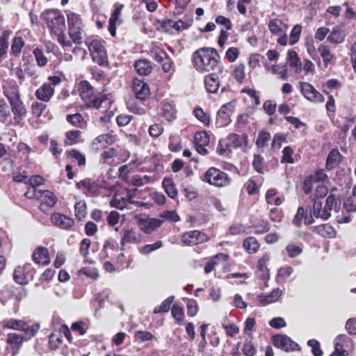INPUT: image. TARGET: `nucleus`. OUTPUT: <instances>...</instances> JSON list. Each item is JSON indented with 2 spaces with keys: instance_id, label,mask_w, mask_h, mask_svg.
Segmentation results:
<instances>
[{
  "instance_id": "f257e3e1",
  "label": "nucleus",
  "mask_w": 356,
  "mask_h": 356,
  "mask_svg": "<svg viewBox=\"0 0 356 356\" xmlns=\"http://www.w3.org/2000/svg\"><path fill=\"white\" fill-rule=\"evenodd\" d=\"M216 57V50L213 48L203 47L197 49L192 56V61L195 70L200 72H222V67Z\"/></svg>"
},
{
  "instance_id": "f03ea898",
  "label": "nucleus",
  "mask_w": 356,
  "mask_h": 356,
  "mask_svg": "<svg viewBox=\"0 0 356 356\" xmlns=\"http://www.w3.org/2000/svg\"><path fill=\"white\" fill-rule=\"evenodd\" d=\"M3 92L10 103L15 119L23 118L26 115L27 111L21 99L19 87L15 81H6L3 85Z\"/></svg>"
},
{
  "instance_id": "7ed1b4c3",
  "label": "nucleus",
  "mask_w": 356,
  "mask_h": 356,
  "mask_svg": "<svg viewBox=\"0 0 356 356\" xmlns=\"http://www.w3.org/2000/svg\"><path fill=\"white\" fill-rule=\"evenodd\" d=\"M47 21L48 27L56 35L59 44L63 47H71L72 42L64 34L65 22L63 15L58 10H51L48 13Z\"/></svg>"
},
{
  "instance_id": "20e7f679",
  "label": "nucleus",
  "mask_w": 356,
  "mask_h": 356,
  "mask_svg": "<svg viewBox=\"0 0 356 356\" xmlns=\"http://www.w3.org/2000/svg\"><path fill=\"white\" fill-rule=\"evenodd\" d=\"M79 95L83 100L86 102L88 107L100 108L107 107L111 104V100L108 99L107 95H100L90 99L94 95V88L88 81H81L79 85Z\"/></svg>"
},
{
  "instance_id": "39448f33",
  "label": "nucleus",
  "mask_w": 356,
  "mask_h": 356,
  "mask_svg": "<svg viewBox=\"0 0 356 356\" xmlns=\"http://www.w3.org/2000/svg\"><path fill=\"white\" fill-rule=\"evenodd\" d=\"M68 35L72 43L81 44L84 33L83 21L81 16L74 13L67 15Z\"/></svg>"
},
{
  "instance_id": "423d86ee",
  "label": "nucleus",
  "mask_w": 356,
  "mask_h": 356,
  "mask_svg": "<svg viewBox=\"0 0 356 356\" xmlns=\"http://www.w3.org/2000/svg\"><path fill=\"white\" fill-rule=\"evenodd\" d=\"M204 181L211 185L225 187L229 185L231 179L225 172L212 167L205 172Z\"/></svg>"
},
{
  "instance_id": "0eeeda50",
  "label": "nucleus",
  "mask_w": 356,
  "mask_h": 356,
  "mask_svg": "<svg viewBox=\"0 0 356 356\" xmlns=\"http://www.w3.org/2000/svg\"><path fill=\"white\" fill-rule=\"evenodd\" d=\"M88 49L94 62L102 66L108 64L107 54L100 41L92 40L88 44Z\"/></svg>"
},
{
  "instance_id": "6e6552de",
  "label": "nucleus",
  "mask_w": 356,
  "mask_h": 356,
  "mask_svg": "<svg viewBox=\"0 0 356 356\" xmlns=\"http://www.w3.org/2000/svg\"><path fill=\"white\" fill-rule=\"evenodd\" d=\"M300 88L301 94L308 101L318 104L325 101V98L311 83L308 82H300Z\"/></svg>"
},
{
  "instance_id": "1a4fd4ad",
  "label": "nucleus",
  "mask_w": 356,
  "mask_h": 356,
  "mask_svg": "<svg viewBox=\"0 0 356 356\" xmlns=\"http://www.w3.org/2000/svg\"><path fill=\"white\" fill-rule=\"evenodd\" d=\"M273 341L275 347L286 352L293 351L296 349H299L298 344L285 334H277L273 337Z\"/></svg>"
},
{
  "instance_id": "9d476101",
  "label": "nucleus",
  "mask_w": 356,
  "mask_h": 356,
  "mask_svg": "<svg viewBox=\"0 0 356 356\" xmlns=\"http://www.w3.org/2000/svg\"><path fill=\"white\" fill-rule=\"evenodd\" d=\"M207 240V236L199 230L189 231L184 233L181 236L182 242L190 246L204 243Z\"/></svg>"
},
{
  "instance_id": "9b49d317",
  "label": "nucleus",
  "mask_w": 356,
  "mask_h": 356,
  "mask_svg": "<svg viewBox=\"0 0 356 356\" xmlns=\"http://www.w3.org/2000/svg\"><path fill=\"white\" fill-rule=\"evenodd\" d=\"M132 90L136 97L140 101H145L150 95V90L148 84L138 79L133 80Z\"/></svg>"
},
{
  "instance_id": "f8f14e48",
  "label": "nucleus",
  "mask_w": 356,
  "mask_h": 356,
  "mask_svg": "<svg viewBox=\"0 0 356 356\" xmlns=\"http://www.w3.org/2000/svg\"><path fill=\"white\" fill-rule=\"evenodd\" d=\"M34 197L41 202L40 209H44V207H52L55 205L57 198L56 195L49 191H36L34 190Z\"/></svg>"
},
{
  "instance_id": "ddd939ff",
  "label": "nucleus",
  "mask_w": 356,
  "mask_h": 356,
  "mask_svg": "<svg viewBox=\"0 0 356 356\" xmlns=\"http://www.w3.org/2000/svg\"><path fill=\"white\" fill-rule=\"evenodd\" d=\"M283 295V291L280 288L274 289L270 293H261L257 296V300L261 306L268 305L279 301Z\"/></svg>"
},
{
  "instance_id": "4468645a",
  "label": "nucleus",
  "mask_w": 356,
  "mask_h": 356,
  "mask_svg": "<svg viewBox=\"0 0 356 356\" xmlns=\"http://www.w3.org/2000/svg\"><path fill=\"white\" fill-rule=\"evenodd\" d=\"M97 186L98 184L89 178H86L76 183V187L82 191L87 196H92L96 194L98 190Z\"/></svg>"
},
{
  "instance_id": "2eb2a0df",
  "label": "nucleus",
  "mask_w": 356,
  "mask_h": 356,
  "mask_svg": "<svg viewBox=\"0 0 356 356\" xmlns=\"http://www.w3.org/2000/svg\"><path fill=\"white\" fill-rule=\"evenodd\" d=\"M35 95L39 100L48 102L54 95V88L51 84L44 83L36 90Z\"/></svg>"
},
{
  "instance_id": "dca6fc26",
  "label": "nucleus",
  "mask_w": 356,
  "mask_h": 356,
  "mask_svg": "<svg viewBox=\"0 0 356 356\" xmlns=\"http://www.w3.org/2000/svg\"><path fill=\"white\" fill-rule=\"evenodd\" d=\"M162 221L156 218H142L138 222L140 229L146 234H151L161 225Z\"/></svg>"
},
{
  "instance_id": "f3484780",
  "label": "nucleus",
  "mask_w": 356,
  "mask_h": 356,
  "mask_svg": "<svg viewBox=\"0 0 356 356\" xmlns=\"http://www.w3.org/2000/svg\"><path fill=\"white\" fill-rule=\"evenodd\" d=\"M159 113L167 121H173L176 118V108L175 104L165 100L162 102Z\"/></svg>"
},
{
  "instance_id": "a211bd4d",
  "label": "nucleus",
  "mask_w": 356,
  "mask_h": 356,
  "mask_svg": "<svg viewBox=\"0 0 356 356\" xmlns=\"http://www.w3.org/2000/svg\"><path fill=\"white\" fill-rule=\"evenodd\" d=\"M140 241V234L134 229L123 230V235L120 241L121 250L124 249L126 243H137Z\"/></svg>"
},
{
  "instance_id": "6ab92c4d",
  "label": "nucleus",
  "mask_w": 356,
  "mask_h": 356,
  "mask_svg": "<svg viewBox=\"0 0 356 356\" xmlns=\"http://www.w3.org/2000/svg\"><path fill=\"white\" fill-rule=\"evenodd\" d=\"M51 220L54 225L64 229L71 228L74 224L72 218L60 213H54L51 217Z\"/></svg>"
},
{
  "instance_id": "aec40b11",
  "label": "nucleus",
  "mask_w": 356,
  "mask_h": 356,
  "mask_svg": "<svg viewBox=\"0 0 356 356\" xmlns=\"http://www.w3.org/2000/svg\"><path fill=\"white\" fill-rule=\"evenodd\" d=\"M218 73L220 72L213 71V72L210 73L204 78L205 88L210 93L216 92L219 88L220 82L217 75Z\"/></svg>"
},
{
  "instance_id": "412c9836",
  "label": "nucleus",
  "mask_w": 356,
  "mask_h": 356,
  "mask_svg": "<svg viewBox=\"0 0 356 356\" xmlns=\"http://www.w3.org/2000/svg\"><path fill=\"white\" fill-rule=\"evenodd\" d=\"M311 214L315 218L323 220H327L331 216L326 210L325 206L323 205L322 201L319 199L314 200Z\"/></svg>"
},
{
  "instance_id": "4be33fe9",
  "label": "nucleus",
  "mask_w": 356,
  "mask_h": 356,
  "mask_svg": "<svg viewBox=\"0 0 356 356\" xmlns=\"http://www.w3.org/2000/svg\"><path fill=\"white\" fill-rule=\"evenodd\" d=\"M234 106L232 103L222 105L217 113V120L222 119L221 126L227 125L229 122V116L233 112Z\"/></svg>"
},
{
  "instance_id": "5701e85b",
  "label": "nucleus",
  "mask_w": 356,
  "mask_h": 356,
  "mask_svg": "<svg viewBox=\"0 0 356 356\" xmlns=\"http://www.w3.org/2000/svg\"><path fill=\"white\" fill-rule=\"evenodd\" d=\"M34 261L38 264L47 265L50 263V258L47 249L43 247L37 248L33 254Z\"/></svg>"
},
{
  "instance_id": "b1692460",
  "label": "nucleus",
  "mask_w": 356,
  "mask_h": 356,
  "mask_svg": "<svg viewBox=\"0 0 356 356\" xmlns=\"http://www.w3.org/2000/svg\"><path fill=\"white\" fill-rule=\"evenodd\" d=\"M123 7L122 4L115 5L109 19L108 31L112 36H115L116 34V23L121 15Z\"/></svg>"
},
{
  "instance_id": "393cba45",
  "label": "nucleus",
  "mask_w": 356,
  "mask_h": 356,
  "mask_svg": "<svg viewBox=\"0 0 356 356\" xmlns=\"http://www.w3.org/2000/svg\"><path fill=\"white\" fill-rule=\"evenodd\" d=\"M313 177L314 182L316 184V193H319L321 196L325 195L327 193V188L325 186L320 184L319 182L325 181L327 178V175L323 170L321 169L316 171Z\"/></svg>"
},
{
  "instance_id": "a878e982",
  "label": "nucleus",
  "mask_w": 356,
  "mask_h": 356,
  "mask_svg": "<svg viewBox=\"0 0 356 356\" xmlns=\"http://www.w3.org/2000/svg\"><path fill=\"white\" fill-rule=\"evenodd\" d=\"M113 143V136L108 134H102L97 136L92 143L93 147L97 149H102Z\"/></svg>"
},
{
  "instance_id": "bb28decb",
  "label": "nucleus",
  "mask_w": 356,
  "mask_h": 356,
  "mask_svg": "<svg viewBox=\"0 0 356 356\" xmlns=\"http://www.w3.org/2000/svg\"><path fill=\"white\" fill-rule=\"evenodd\" d=\"M312 230L325 238H332L336 234L335 229L329 224H323L318 226L313 227Z\"/></svg>"
},
{
  "instance_id": "cd10ccee",
  "label": "nucleus",
  "mask_w": 356,
  "mask_h": 356,
  "mask_svg": "<svg viewBox=\"0 0 356 356\" xmlns=\"http://www.w3.org/2000/svg\"><path fill=\"white\" fill-rule=\"evenodd\" d=\"M118 244L113 240H107L104 244L103 249L102 250L99 257L102 259H106L110 257H113V252L117 250Z\"/></svg>"
},
{
  "instance_id": "c85d7f7f",
  "label": "nucleus",
  "mask_w": 356,
  "mask_h": 356,
  "mask_svg": "<svg viewBox=\"0 0 356 356\" xmlns=\"http://www.w3.org/2000/svg\"><path fill=\"white\" fill-rule=\"evenodd\" d=\"M287 60L289 66L294 72L299 73L302 70V63L298 56V54L293 50H289L287 53Z\"/></svg>"
},
{
  "instance_id": "c756f323",
  "label": "nucleus",
  "mask_w": 356,
  "mask_h": 356,
  "mask_svg": "<svg viewBox=\"0 0 356 356\" xmlns=\"http://www.w3.org/2000/svg\"><path fill=\"white\" fill-rule=\"evenodd\" d=\"M135 69L139 74L147 76L151 73L152 66L151 62L147 60H138L135 63Z\"/></svg>"
},
{
  "instance_id": "7c9ffc66",
  "label": "nucleus",
  "mask_w": 356,
  "mask_h": 356,
  "mask_svg": "<svg viewBox=\"0 0 356 356\" xmlns=\"http://www.w3.org/2000/svg\"><path fill=\"white\" fill-rule=\"evenodd\" d=\"M3 327L6 329L24 331L26 328V323L22 320L10 318L3 321Z\"/></svg>"
},
{
  "instance_id": "2f4dec72",
  "label": "nucleus",
  "mask_w": 356,
  "mask_h": 356,
  "mask_svg": "<svg viewBox=\"0 0 356 356\" xmlns=\"http://www.w3.org/2000/svg\"><path fill=\"white\" fill-rule=\"evenodd\" d=\"M229 142L232 143L234 147H243L248 144V136L246 134L238 135L236 134H230L228 135Z\"/></svg>"
},
{
  "instance_id": "473e14b6",
  "label": "nucleus",
  "mask_w": 356,
  "mask_h": 356,
  "mask_svg": "<svg viewBox=\"0 0 356 356\" xmlns=\"http://www.w3.org/2000/svg\"><path fill=\"white\" fill-rule=\"evenodd\" d=\"M30 265H26L24 267L17 266L14 271L13 277L15 281L19 284H26L29 282L27 275L25 273V270L29 267Z\"/></svg>"
},
{
  "instance_id": "72a5a7b5",
  "label": "nucleus",
  "mask_w": 356,
  "mask_h": 356,
  "mask_svg": "<svg viewBox=\"0 0 356 356\" xmlns=\"http://www.w3.org/2000/svg\"><path fill=\"white\" fill-rule=\"evenodd\" d=\"M346 339L345 335H339L334 340V350L330 356H348V353L343 348L341 342Z\"/></svg>"
},
{
  "instance_id": "f704fd0d",
  "label": "nucleus",
  "mask_w": 356,
  "mask_h": 356,
  "mask_svg": "<svg viewBox=\"0 0 356 356\" xmlns=\"http://www.w3.org/2000/svg\"><path fill=\"white\" fill-rule=\"evenodd\" d=\"M341 161V154L338 149H333L327 156L326 161V168L332 170L336 167Z\"/></svg>"
},
{
  "instance_id": "c9c22d12",
  "label": "nucleus",
  "mask_w": 356,
  "mask_h": 356,
  "mask_svg": "<svg viewBox=\"0 0 356 356\" xmlns=\"http://www.w3.org/2000/svg\"><path fill=\"white\" fill-rule=\"evenodd\" d=\"M232 149H236V147H234L232 143L229 142L227 137L219 140L217 147V152L219 154L228 156L232 152Z\"/></svg>"
},
{
  "instance_id": "e433bc0d",
  "label": "nucleus",
  "mask_w": 356,
  "mask_h": 356,
  "mask_svg": "<svg viewBox=\"0 0 356 356\" xmlns=\"http://www.w3.org/2000/svg\"><path fill=\"white\" fill-rule=\"evenodd\" d=\"M162 185L165 193L170 198L174 199L177 196V190L172 179L165 177L163 179Z\"/></svg>"
},
{
  "instance_id": "4c0bfd02",
  "label": "nucleus",
  "mask_w": 356,
  "mask_h": 356,
  "mask_svg": "<svg viewBox=\"0 0 356 356\" xmlns=\"http://www.w3.org/2000/svg\"><path fill=\"white\" fill-rule=\"evenodd\" d=\"M23 341V336L16 333H9L7 336V342L12 346L14 354L20 348Z\"/></svg>"
},
{
  "instance_id": "58836bf2",
  "label": "nucleus",
  "mask_w": 356,
  "mask_h": 356,
  "mask_svg": "<svg viewBox=\"0 0 356 356\" xmlns=\"http://www.w3.org/2000/svg\"><path fill=\"white\" fill-rule=\"evenodd\" d=\"M343 208L348 213L356 212V186L353 188L352 195L344 200Z\"/></svg>"
},
{
  "instance_id": "ea45409f",
  "label": "nucleus",
  "mask_w": 356,
  "mask_h": 356,
  "mask_svg": "<svg viewBox=\"0 0 356 356\" xmlns=\"http://www.w3.org/2000/svg\"><path fill=\"white\" fill-rule=\"evenodd\" d=\"M242 352L245 356H253L257 353V348L252 342V336H248L244 341Z\"/></svg>"
},
{
  "instance_id": "a19ab883",
  "label": "nucleus",
  "mask_w": 356,
  "mask_h": 356,
  "mask_svg": "<svg viewBox=\"0 0 356 356\" xmlns=\"http://www.w3.org/2000/svg\"><path fill=\"white\" fill-rule=\"evenodd\" d=\"M326 210L328 211L329 213L331 214V211H334L336 213H338L340 207H341V202H338L333 195H330L325 200V203L324 204Z\"/></svg>"
},
{
  "instance_id": "79ce46f5",
  "label": "nucleus",
  "mask_w": 356,
  "mask_h": 356,
  "mask_svg": "<svg viewBox=\"0 0 356 356\" xmlns=\"http://www.w3.org/2000/svg\"><path fill=\"white\" fill-rule=\"evenodd\" d=\"M244 249L250 254L255 253L259 248V244L254 237H248L243 242Z\"/></svg>"
},
{
  "instance_id": "37998d69",
  "label": "nucleus",
  "mask_w": 356,
  "mask_h": 356,
  "mask_svg": "<svg viewBox=\"0 0 356 356\" xmlns=\"http://www.w3.org/2000/svg\"><path fill=\"white\" fill-rule=\"evenodd\" d=\"M171 314L178 325H183L184 323V312L182 307L177 305H174L171 309Z\"/></svg>"
},
{
  "instance_id": "c03bdc74",
  "label": "nucleus",
  "mask_w": 356,
  "mask_h": 356,
  "mask_svg": "<svg viewBox=\"0 0 356 356\" xmlns=\"http://www.w3.org/2000/svg\"><path fill=\"white\" fill-rule=\"evenodd\" d=\"M131 199V197H129L127 198H118L117 196H115L111 200L110 204L112 207H115L118 209L122 210L123 209L127 207L128 204L132 203Z\"/></svg>"
},
{
  "instance_id": "a18cd8bd",
  "label": "nucleus",
  "mask_w": 356,
  "mask_h": 356,
  "mask_svg": "<svg viewBox=\"0 0 356 356\" xmlns=\"http://www.w3.org/2000/svg\"><path fill=\"white\" fill-rule=\"evenodd\" d=\"M65 144L68 145H73L80 141L81 131L79 130L69 131L65 134Z\"/></svg>"
},
{
  "instance_id": "49530a36",
  "label": "nucleus",
  "mask_w": 356,
  "mask_h": 356,
  "mask_svg": "<svg viewBox=\"0 0 356 356\" xmlns=\"http://www.w3.org/2000/svg\"><path fill=\"white\" fill-rule=\"evenodd\" d=\"M175 299L174 296H169L168 298L164 300L161 304L156 307L154 309V314L166 313L170 309V305Z\"/></svg>"
},
{
  "instance_id": "de8ad7c7",
  "label": "nucleus",
  "mask_w": 356,
  "mask_h": 356,
  "mask_svg": "<svg viewBox=\"0 0 356 356\" xmlns=\"http://www.w3.org/2000/svg\"><path fill=\"white\" fill-rule=\"evenodd\" d=\"M327 40L333 44H340L344 41V35L341 34L339 28L334 27L327 36Z\"/></svg>"
},
{
  "instance_id": "09e8293b",
  "label": "nucleus",
  "mask_w": 356,
  "mask_h": 356,
  "mask_svg": "<svg viewBox=\"0 0 356 356\" xmlns=\"http://www.w3.org/2000/svg\"><path fill=\"white\" fill-rule=\"evenodd\" d=\"M318 51L323 58L325 67H327L333 58V55L331 54L329 47L325 44H321L318 48Z\"/></svg>"
},
{
  "instance_id": "8fccbe9b",
  "label": "nucleus",
  "mask_w": 356,
  "mask_h": 356,
  "mask_svg": "<svg viewBox=\"0 0 356 356\" xmlns=\"http://www.w3.org/2000/svg\"><path fill=\"white\" fill-rule=\"evenodd\" d=\"M74 213L79 220L84 219L86 216V203L83 200L77 202L74 206Z\"/></svg>"
},
{
  "instance_id": "3c124183",
  "label": "nucleus",
  "mask_w": 356,
  "mask_h": 356,
  "mask_svg": "<svg viewBox=\"0 0 356 356\" xmlns=\"http://www.w3.org/2000/svg\"><path fill=\"white\" fill-rule=\"evenodd\" d=\"M67 120L74 126L83 128L86 127V122L83 120V116L80 113H75L72 115H68L67 116Z\"/></svg>"
},
{
  "instance_id": "603ef678",
  "label": "nucleus",
  "mask_w": 356,
  "mask_h": 356,
  "mask_svg": "<svg viewBox=\"0 0 356 356\" xmlns=\"http://www.w3.org/2000/svg\"><path fill=\"white\" fill-rule=\"evenodd\" d=\"M195 145L200 146H207L209 144V136L206 131H199L195 134Z\"/></svg>"
},
{
  "instance_id": "864d4df0",
  "label": "nucleus",
  "mask_w": 356,
  "mask_h": 356,
  "mask_svg": "<svg viewBox=\"0 0 356 356\" xmlns=\"http://www.w3.org/2000/svg\"><path fill=\"white\" fill-rule=\"evenodd\" d=\"M24 46V41L22 37L14 38L11 45V53L15 56H19Z\"/></svg>"
},
{
  "instance_id": "5fc2aeb1",
  "label": "nucleus",
  "mask_w": 356,
  "mask_h": 356,
  "mask_svg": "<svg viewBox=\"0 0 356 356\" xmlns=\"http://www.w3.org/2000/svg\"><path fill=\"white\" fill-rule=\"evenodd\" d=\"M252 227L254 234H261L269 231L270 225L267 221L259 220L252 225Z\"/></svg>"
},
{
  "instance_id": "6e6d98bb",
  "label": "nucleus",
  "mask_w": 356,
  "mask_h": 356,
  "mask_svg": "<svg viewBox=\"0 0 356 356\" xmlns=\"http://www.w3.org/2000/svg\"><path fill=\"white\" fill-rule=\"evenodd\" d=\"M63 342V336L60 332H53L49 335V343L51 349L55 350Z\"/></svg>"
},
{
  "instance_id": "4d7b16f0",
  "label": "nucleus",
  "mask_w": 356,
  "mask_h": 356,
  "mask_svg": "<svg viewBox=\"0 0 356 356\" xmlns=\"http://www.w3.org/2000/svg\"><path fill=\"white\" fill-rule=\"evenodd\" d=\"M9 34L3 32L0 37V58H4L8 49Z\"/></svg>"
},
{
  "instance_id": "13d9d810",
  "label": "nucleus",
  "mask_w": 356,
  "mask_h": 356,
  "mask_svg": "<svg viewBox=\"0 0 356 356\" xmlns=\"http://www.w3.org/2000/svg\"><path fill=\"white\" fill-rule=\"evenodd\" d=\"M286 251L289 257L295 258L301 254L302 252V248L301 245L291 243L286 247Z\"/></svg>"
},
{
  "instance_id": "bf43d9fd",
  "label": "nucleus",
  "mask_w": 356,
  "mask_h": 356,
  "mask_svg": "<svg viewBox=\"0 0 356 356\" xmlns=\"http://www.w3.org/2000/svg\"><path fill=\"white\" fill-rule=\"evenodd\" d=\"M150 54L155 60L160 63H161L167 56L165 51L159 47L152 48V49L150 50Z\"/></svg>"
},
{
  "instance_id": "052dcab7",
  "label": "nucleus",
  "mask_w": 356,
  "mask_h": 356,
  "mask_svg": "<svg viewBox=\"0 0 356 356\" xmlns=\"http://www.w3.org/2000/svg\"><path fill=\"white\" fill-rule=\"evenodd\" d=\"M194 115L197 120L204 125H209L210 122L209 115L205 113L201 108H197L193 111Z\"/></svg>"
},
{
  "instance_id": "680f3d73",
  "label": "nucleus",
  "mask_w": 356,
  "mask_h": 356,
  "mask_svg": "<svg viewBox=\"0 0 356 356\" xmlns=\"http://www.w3.org/2000/svg\"><path fill=\"white\" fill-rule=\"evenodd\" d=\"M282 154L283 155L281 159V163H293L294 162V160L292 156L293 154V150L291 147H285L282 150Z\"/></svg>"
},
{
  "instance_id": "e2e57ef3",
  "label": "nucleus",
  "mask_w": 356,
  "mask_h": 356,
  "mask_svg": "<svg viewBox=\"0 0 356 356\" xmlns=\"http://www.w3.org/2000/svg\"><path fill=\"white\" fill-rule=\"evenodd\" d=\"M302 31V26L299 24H297L293 26L292 29L291 33H290V38H289V43L291 45L295 44L298 42L299 40L300 33Z\"/></svg>"
},
{
  "instance_id": "0e129e2a",
  "label": "nucleus",
  "mask_w": 356,
  "mask_h": 356,
  "mask_svg": "<svg viewBox=\"0 0 356 356\" xmlns=\"http://www.w3.org/2000/svg\"><path fill=\"white\" fill-rule=\"evenodd\" d=\"M282 24V21L280 19H272L268 24L269 30L273 34L280 35L282 33V29L281 28Z\"/></svg>"
},
{
  "instance_id": "69168bd1",
  "label": "nucleus",
  "mask_w": 356,
  "mask_h": 356,
  "mask_svg": "<svg viewBox=\"0 0 356 356\" xmlns=\"http://www.w3.org/2000/svg\"><path fill=\"white\" fill-rule=\"evenodd\" d=\"M68 154L77 161L79 166H83L86 165V157L85 156L76 149H71L68 152Z\"/></svg>"
},
{
  "instance_id": "338daca9",
  "label": "nucleus",
  "mask_w": 356,
  "mask_h": 356,
  "mask_svg": "<svg viewBox=\"0 0 356 356\" xmlns=\"http://www.w3.org/2000/svg\"><path fill=\"white\" fill-rule=\"evenodd\" d=\"M307 344L312 348V354L314 356H322L323 353L321 349L319 341L316 339H310L308 341Z\"/></svg>"
},
{
  "instance_id": "774afa93",
  "label": "nucleus",
  "mask_w": 356,
  "mask_h": 356,
  "mask_svg": "<svg viewBox=\"0 0 356 356\" xmlns=\"http://www.w3.org/2000/svg\"><path fill=\"white\" fill-rule=\"evenodd\" d=\"M163 130L164 129L161 124L156 123L149 126L148 132L152 137L157 138L163 134Z\"/></svg>"
}]
</instances>
